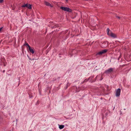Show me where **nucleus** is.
I'll use <instances>...</instances> for the list:
<instances>
[{"instance_id": "1", "label": "nucleus", "mask_w": 131, "mask_h": 131, "mask_svg": "<svg viewBox=\"0 0 131 131\" xmlns=\"http://www.w3.org/2000/svg\"><path fill=\"white\" fill-rule=\"evenodd\" d=\"M60 8L64 11H66L69 12H71L72 10L69 7H61Z\"/></svg>"}, {"instance_id": "2", "label": "nucleus", "mask_w": 131, "mask_h": 131, "mask_svg": "<svg viewBox=\"0 0 131 131\" xmlns=\"http://www.w3.org/2000/svg\"><path fill=\"white\" fill-rule=\"evenodd\" d=\"M107 51L106 49H104L100 51L97 52L96 54L97 55H101L102 54L105 53Z\"/></svg>"}, {"instance_id": "3", "label": "nucleus", "mask_w": 131, "mask_h": 131, "mask_svg": "<svg viewBox=\"0 0 131 131\" xmlns=\"http://www.w3.org/2000/svg\"><path fill=\"white\" fill-rule=\"evenodd\" d=\"M26 7L28 9H30L31 8V5L30 4H26L22 6V7Z\"/></svg>"}, {"instance_id": "4", "label": "nucleus", "mask_w": 131, "mask_h": 131, "mask_svg": "<svg viewBox=\"0 0 131 131\" xmlns=\"http://www.w3.org/2000/svg\"><path fill=\"white\" fill-rule=\"evenodd\" d=\"M120 92H121V89H118L117 90L116 94V96H119L120 94Z\"/></svg>"}, {"instance_id": "5", "label": "nucleus", "mask_w": 131, "mask_h": 131, "mask_svg": "<svg viewBox=\"0 0 131 131\" xmlns=\"http://www.w3.org/2000/svg\"><path fill=\"white\" fill-rule=\"evenodd\" d=\"M44 3L47 6H50L51 7H53V6L50 3L46 1H45L44 2Z\"/></svg>"}, {"instance_id": "6", "label": "nucleus", "mask_w": 131, "mask_h": 131, "mask_svg": "<svg viewBox=\"0 0 131 131\" xmlns=\"http://www.w3.org/2000/svg\"><path fill=\"white\" fill-rule=\"evenodd\" d=\"M109 36L114 38H116L117 37V36L116 35L114 34V33H113L111 32H110V34Z\"/></svg>"}, {"instance_id": "7", "label": "nucleus", "mask_w": 131, "mask_h": 131, "mask_svg": "<svg viewBox=\"0 0 131 131\" xmlns=\"http://www.w3.org/2000/svg\"><path fill=\"white\" fill-rule=\"evenodd\" d=\"M113 71V69L112 68H110L108 70H107L105 72L106 73L111 72Z\"/></svg>"}, {"instance_id": "8", "label": "nucleus", "mask_w": 131, "mask_h": 131, "mask_svg": "<svg viewBox=\"0 0 131 131\" xmlns=\"http://www.w3.org/2000/svg\"><path fill=\"white\" fill-rule=\"evenodd\" d=\"M29 49L30 52L32 53L33 54L34 53V50L32 49L30 47L29 48Z\"/></svg>"}, {"instance_id": "9", "label": "nucleus", "mask_w": 131, "mask_h": 131, "mask_svg": "<svg viewBox=\"0 0 131 131\" xmlns=\"http://www.w3.org/2000/svg\"><path fill=\"white\" fill-rule=\"evenodd\" d=\"M59 128H60V129H61L64 127V126L63 125H59Z\"/></svg>"}, {"instance_id": "10", "label": "nucleus", "mask_w": 131, "mask_h": 131, "mask_svg": "<svg viewBox=\"0 0 131 131\" xmlns=\"http://www.w3.org/2000/svg\"><path fill=\"white\" fill-rule=\"evenodd\" d=\"M24 45L27 46L28 47V48L30 47V46L28 45V44L27 43L26 44H24Z\"/></svg>"}, {"instance_id": "11", "label": "nucleus", "mask_w": 131, "mask_h": 131, "mask_svg": "<svg viewBox=\"0 0 131 131\" xmlns=\"http://www.w3.org/2000/svg\"><path fill=\"white\" fill-rule=\"evenodd\" d=\"M3 1V0H0V3H2Z\"/></svg>"}, {"instance_id": "12", "label": "nucleus", "mask_w": 131, "mask_h": 131, "mask_svg": "<svg viewBox=\"0 0 131 131\" xmlns=\"http://www.w3.org/2000/svg\"><path fill=\"white\" fill-rule=\"evenodd\" d=\"M110 33H109L108 32H107V34L109 36L110 35Z\"/></svg>"}, {"instance_id": "13", "label": "nucleus", "mask_w": 131, "mask_h": 131, "mask_svg": "<svg viewBox=\"0 0 131 131\" xmlns=\"http://www.w3.org/2000/svg\"><path fill=\"white\" fill-rule=\"evenodd\" d=\"M107 32H109L110 30V29H109V28H108L107 29Z\"/></svg>"}, {"instance_id": "14", "label": "nucleus", "mask_w": 131, "mask_h": 131, "mask_svg": "<svg viewBox=\"0 0 131 131\" xmlns=\"http://www.w3.org/2000/svg\"><path fill=\"white\" fill-rule=\"evenodd\" d=\"M105 43H106V46H106L108 45V43L107 42H105Z\"/></svg>"}, {"instance_id": "15", "label": "nucleus", "mask_w": 131, "mask_h": 131, "mask_svg": "<svg viewBox=\"0 0 131 131\" xmlns=\"http://www.w3.org/2000/svg\"><path fill=\"white\" fill-rule=\"evenodd\" d=\"M116 18H118V19H119L120 18V17H118V16H116Z\"/></svg>"}, {"instance_id": "16", "label": "nucleus", "mask_w": 131, "mask_h": 131, "mask_svg": "<svg viewBox=\"0 0 131 131\" xmlns=\"http://www.w3.org/2000/svg\"><path fill=\"white\" fill-rule=\"evenodd\" d=\"M2 27L0 28V31H1V30H2Z\"/></svg>"}, {"instance_id": "17", "label": "nucleus", "mask_w": 131, "mask_h": 131, "mask_svg": "<svg viewBox=\"0 0 131 131\" xmlns=\"http://www.w3.org/2000/svg\"><path fill=\"white\" fill-rule=\"evenodd\" d=\"M66 2H68V0H66Z\"/></svg>"}]
</instances>
